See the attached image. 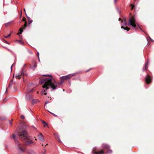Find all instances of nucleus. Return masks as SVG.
Here are the masks:
<instances>
[{
  "label": "nucleus",
  "mask_w": 154,
  "mask_h": 154,
  "mask_svg": "<svg viewBox=\"0 0 154 154\" xmlns=\"http://www.w3.org/2000/svg\"><path fill=\"white\" fill-rule=\"evenodd\" d=\"M41 83H43L44 85L42 87L45 89H43L42 91V94L46 95L47 94L46 91L50 87L53 90L56 89L57 87H58L59 83L56 82L52 78H46L43 79L41 81Z\"/></svg>",
  "instance_id": "obj_1"
},
{
  "label": "nucleus",
  "mask_w": 154,
  "mask_h": 154,
  "mask_svg": "<svg viewBox=\"0 0 154 154\" xmlns=\"http://www.w3.org/2000/svg\"><path fill=\"white\" fill-rule=\"evenodd\" d=\"M17 135L22 140L28 139L27 132L26 130H23L21 132H19Z\"/></svg>",
  "instance_id": "obj_2"
},
{
  "label": "nucleus",
  "mask_w": 154,
  "mask_h": 154,
  "mask_svg": "<svg viewBox=\"0 0 154 154\" xmlns=\"http://www.w3.org/2000/svg\"><path fill=\"white\" fill-rule=\"evenodd\" d=\"M128 25L129 26H131L134 27H136V21L134 16L130 17L129 20Z\"/></svg>",
  "instance_id": "obj_3"
},
{
  "label": "nucleus",
  "mask_w": 154,
  "mask_h": 154,
  "mask_svg": "<svg viewBox=\"0 0 154 154\" xmlns=\"http://www.w3.org/2000/svg\"><path fill=\"white\" fill-rule=\"evenodd\" d=\"M24 71L23 70H21L20 72L17 74L15 76V78L17 79H20V76L25 75Z\"/></svg>",
  "instance_id": "obj_4"
},
{
  "label": "nucleus",
  "mask_w": 154,
  "mask_h": 154,
  "mask_svg": "<svg viewBox=\"0 0 154 154\" xmlns=\"http://www.w3.org/2000/svg\"><path fill=\"white\" fill-rule=\"evenodd\" d=\"M96 149V148H94L93 149L92 152L93 154H104V152L103 150H101L99 152H96L95 149Z\"/></svg>",
  "instance_id": "obj_5"
},
{
  "label": "nucleus",
  "mask_w": 154,
  "mask_h": 154,
  "mask_svg": "<svg viewBox=\"0 0 154 154\" xmlns=\"http://www.w3.org/2000/svg\"><path fill=\"white\" fill-rule=\"evenodd\" d=\"M122 23L121 24V26H123L124 27V26H127V23L126 22V19L125 18H123V20H122L121 21Z\"/></svg>",
  "instance_id": "obj_6"
},
{
  "label": "nucleus",
  "mask_w": 154,
  "mask_h": 154,
  "mask_svg": "<svg viewBox=\"0 0 154 154\" xmlns=\"http://www.w3.org/2000/svg\"><path fill=\"white\" fill-rule=\"evenodd\" d=\"M145 81L148 84H149L151 82V77L149 75H147L145 79Z\"/></svg>",
  "instance_id": "obj_7"
},
{
  "label": "nucleus",
  "mask_w": 154,
  "mask_h": 154,
  "mask_svg": "<svg viewBox=\"0 0 154 154\" xmlns=\"http://www.w3.org/2000/svg\"><path fill=\"white\" fill-rule=\"evenodd\" d=\"M38 137L40 140L43 142L44 141V136L41 133L39 134L38 135Z\"/></svg>",
  "instance_id": "obj_8"
},
{
  "label": "nucleus",
  "mask_w": 154,
  "mask_h": 154,
  "mask_svg": "<svg viewBox=\"0 0 154 154\" xmlns=\"http://www.w3.org/2000/svg\"><path fill=\"white\" fill-rule=\"evenodd\" d=\"M12 136L13 138L14 139V141L15 143L18 145H19L20 143H19V142L15 138L14 134H13Z\"/></svg>",
  "instance_id": "obj_9"
},
{
  "label": "nucleus",
  "mask_w": 154,
  "mask_h": 154,
  "mask_svg": "<svg viewBox=\"0 0 154 154\" xmlns=\"http://www.w3.org/2000/svg\"><path fill=\"white\" fill-rule=\"evenodd\" d=\"M102 146L103 148L104 149H108L109 148V146L108 145H107L106 144H103Z\"/></svg>",
  "instance_id": "obj_10"
},
{
  "label": "nucleus",
  "mask_w": 154,
  "mask_h": 154,
  "mask_svg": "<svg viewBox=\"0 0 154 154\" xmlns=\"http://www.w3.org/2000/svg\"><path fill=\"white\" fill-rule=\"evenodd\" d=\"M26 15L28 19V20L29 23V24L32 23V20L30 19V18L26 14Z\"/></svg>",
  "instance_id": "obj_11"
},
{
  "label": "nucleus",
  "mask_w": 154,
  "mask_h": 154,
  "mask_svg": "<svg viewBox=\"0 0 154 154\" xmlns=\"http://www.w3.org/2000/svg\"><path fill=\"white\" fill-rule=\"evenodd\" d=\"M121 28L122 29H124L125 30H126L127 31H128L130 29V28L127 26H126L125 27H124L123 26H121Z\"/></svg>",
  "instance_id": "obj_12"
},
{
  "label": "nucleus",
  "mask_w": 154,
  "mask_h": 154,
  "mask_svg": "<svg viewBox=\"0 0 154 154\" xmlns=\"http://www.w3.org/2000/svg\"><path fill=\"white\" fill-rule=\"evenodd\" d=\"M148 63H149L148 61H147L146 62V63H145V69H144V68L143 69V71L146 70L147 67L148 66Z\"/></svg>",
  "instance_id": "obj_13"
},
{
  "label": "nucleus",
  "mask_w": 154,
  "mask_h": 154,
  "mask_svg": "<svg viewBox=\"0 0 154 154\" xmlns=\"http://www.w3.org/2000/svg\"><path fill=\"white\" fill-rule=\"evenodd\" d=\"M32 143V141H31V140H27V141H26L25 143L26 145H29V144H31Z\"/></svg>",
  "instance_id": "obj_14"
},
{
  "label": "nucleus",
  "mask_w": 154,
  "mask_h": 154,
  "mask_svg": "<svg viewBox=\"0 0 154 154\" xmlns=\"http://www.w3.org/2000/svg\"><path fill=\"white\" fill-rule=\"evenodd\" d=\"M64 76H62L60 77V83L61 84H62L63 82V79H64Z\"/></svg>",
  "instance_id": "obj_15"
},
{
  "label": "nucleus",
  "mask_w": 154,
  "mask_h": 154,
  "mask_svg": "<svg viewBox=\"0 0 154 154\" xmlns=\"http://www.w3.org/2000/svg\"><path fill=\"white\" fill-rule=\"evenodd\" d=\"M64 76V78L65 79H69L71 77V76H69V75H67L65 76Z\"/></svg>",
  "instance_id": "obj_16"
},
{
  "label": "nucleus",
  "mask_w": 154,
  "mask_h": 154,
  "mask_svg": "<svg viewBox=\"0 0 154 154\" xmlns=\"http://www.w3.org/2000/svg\"><path fill=\"white\" fill-rule=\"evenodd\" d=\"M112 151L111 150H108L106 152V154H110L112 153Z\"/></svg>",
  "instance_id": "obj_17"
},
{
  "label": "nucleus",
  "mask_w": 154,
  "mask_h": 154,
  "mask_svg": "<svg viewBox=\"0 0 154 154\" xmlns=\"http://www.w3.org/2000/svg\"><path fill=\"white\" fill-rule=\"evenodd\" d=\"M19 31H20V32L19 33H18V35H19L20 34H21L22 32H23V30L22 29V28H20V29L19 30Z\"/></svg>",
  "instance_id": "obj_18"
},
{
  "label": "nucleus",
  "mask_w": 154,
  "mask_h": 154,
  "mask_svg": "<svg viewBox=\"0 0 154 154\" xmlns=\"http://www.w3.org/2000/svg\"><path fill=\"white\" fill-rule=\"evenodd\" d=\"M13 83V81L12 80H11V82L10 83L8 87H11L12 86V84Z\"/></svg>",
  "instance_id": "obj_19"
},
{
  "label": "nucleus",
  "mask_w": 154,
  "mask_h": 154,
  "mask_svg": "<svg viewBox=\"0 0 154 154\" xmlns=\"http://www.w3.org/2000/svg\"><path fill=\"white\" fill-rule=\"evenodd\" d=\"M36 67V64H35L33 66H31L30 68L31 69H32L33 70H34Z\"/></svg>",
  "instance_id": "obj_20"
},
{
  "label": "nucleus",
  "mask_w": 154,
  "mask_h": 154,
  "mask_svg": "<svg viewBox=\"0 0 154 154\" xmlns=\"http://www.w3.org/2000/svg\"><path fill=\"white\" fill-rule=\"evenodd\" d=\"M11 22H12L11 21V22H8V23H5V26H8L9 24H11Z\"/></svg>",
  "instance_id": "obj_21"
},
{
  "label": "nucleus",
  "mask_w": 154,
  "mask_h": 154,
  "mask_svg": "<svg viewBox=\"0 0 154 154\" xmlns=\"http://www.w3.org/2000/svg\"><path fill=\"white\" fill-rule=\"evenodd\" d=\"M10 35H11V34H9L8 35H7V36L4 35V37H5V38H7L9 37Z\"/></svg>",
  "instance_id": "obj_22"
},
{
  "label": "nucleus",
  "mask_w": 154,
  "mask_h": 154,
  "mask_svg": "<svg viewBox=\"0 0 154 154\" xmlns=\"http://www.w3.org/2000/svg\"><path fill=\"white\" fill-rule=\"evenodd\" d=\"M33 89H32L31 90H30L29 89H28L27 90V92H32V91H33Z\"/></svg>",
  "instance_id": "obj_23"
},
{
  "label": "nucleus",
  "mask_w": 154,
  "mask_h": 154,
  "mask_svg": "<svg viewBox=\"0 0 154 154\" xmlns=\"http://www.w3.org/2000/svg\"><path fill=\"white\" fill-rule=\"evenodd\" d=\"M131 5V10L133 9V8H134V5H132V4H131V5Z\"/></svg>",
  "instance_id": "obj_24"
},
{
  "label": "nucleus",
  "mask_w": 154,
  "mask_h": 154,
  "mask_svg": "<svg viewBox=\"0 0 154 154\" xmlns=\"http://www.w3.org/2000/svg\"><path fill=\"white\" fill-rule=\"evenodd\" d=\"M18 150H21V151H22L23 152H24L23 149L21 148H20V147L19 148H18Z\"/></svg>",
  "instance_id": "obj_25"
},
{
  "label": "nucleus",
  "mask_w": 154,
  "mask_h": 154,
  "mask_svg": "<svg viewBox=\"0 0 154 154\" xmlns=\"http://www.w3.org/2000/svg\"><path fill=\"white\" fill-rule=\"evenodd\" d=\"M27 26V23H25L24 24L23 26L24 28H25Z\"/></svg>",
  "instance_id": "obj_26"
},
{
  "label": "nucleus",
  "mask_w": 154,
  "mask_h": 154,
  "mask_svg": "<svg viewBox=\"0 0 154 154\" xmlns=\"http://www.w3.org/2000/svg\"><path fill=\"white\" fill-rule=\"evenodd\" d=\"M50 113H51V114H52V115H53L54 116H57V115H56V114L52 113V112H50Z\"/></svg>",
  "instance_id": "obj_27"
},
{
  "label": "nucleus",
  "mask_w": 154,
  "mask_h": 154,
  "mask_svg": "<svg viewBox=\"0 0 154 154\" xmlns=\"http://www.w3.org/2000/svg\"><path fill=\"white\" fill-rule=\"evenodd\" d=\"M20 117L22 119H24V116L23 115H21Z\"/></svg>",
  "instance_id": "obj_28"
},
{
  "label": "nucleus",
  "mask_w": 154,
  "mask_h": 154,
  "mask_svg": "<svg viewBox=\"0 0 154 154\" xmlns=\"http://www.w3.org/2000/svg\"><path fill=\"white\" fill-rule=\"evenodd\" d=\"M42 122L43 123H44V124H45L46 125H47V124L45 122V121H42Z\"/></svg>",
  "instance_id": "obj_29"
},
{
  "label": "nucleus",
  "mask_w": 154,
  "mask_h": 154,
  "mask_svg": "<svg viewBox=\"0 0 154 154\" xmlns=\"http://www.w3.org/2000/svg\"><path fill=\"white\" fill-rule=\"evenodd\" d=\"M19 42H20V43L23 44H24L23 42L22 41L20 40V41H19Z\"/></svg>",
  "instance_id": "obj_30"
},
{
  "label": "nucleus",
  "mask_w": 154,
  "mask_h": 154,
  "mask_svg": "<svg viewBox=\"0 0 154 154\" xmlns=\"http://www.w3.org/2000/svg\"><path fill=\"white\" fill-rule=\"evenodd\" d=\"M49 103V102L48 101H46L45 103V105L46 104L48 103Z\"/></svg>",
  "instance_id": "obj_31"
},
{
  "label": "nucleus",
  "mask_w": 154,
  "mask_h": 154,
  "mask_svg": "<svg viewBox=\"0 0 154 154\" xmlns=\"http://www.w3.org/2000/svg\"><path fill=\"white\" fill-rule=\"evenodd\" d=\"M44 76H51V75H44Z\"/></svg>",
  "instance_id": "obj_32"
},
{
  "label": "nucleus",
  "mask_w": 154,
  "mask_h": 154,
  "mask_svg": "<svg viewBox=\"0 0 154 154\" xmlns=\"http://www.w3.org/2000/svg\"><path fill=\"white\" fill-rule=\"evenodd\" d=\"M9 124L11 125H12V122L11 121H9Z\"/></svg>",
  "instance_id": "obj_33"
},
{
  "label": "nucleus",
  "mask_w": 154,
  "mask_h": 154,
  "mask_svg": "<svg viewBox=\"0 0 154 154\" xmlns=\"http://www.w3.org/2000/svg\"><path fill=\"white\" fill-rule=\"evenodd\" d=\"M56 135L57 136V137H58V139H59V142H60L61 141L60 140V139H59V137H58V135H57V134H56Z\"/></svg>",
  "instance_id": "obj_34"
},
{
  "label": "nucleus",
  "mask_w": 154,
  "mask_h": 154,
  "mask_svg": "<svg viewBox=\"0 0 154 154\" xmlns=\"http://www.w3.org/2000/svg\"><path fill=\"white\" fill-rule=\"evenodd\" d=\"M5 43H7V44H9V43L8 42H7L5 40Z\"/></svg>",
  "instance_id": "obj_35"
},
{
  "label": "nucleus",
  "mask_w": 154,
  "mask_h": 154,
  "mask_svg": "<svg viewBox=\"0 0 154 154\" xmlns=\"http://www.w3.org/2000/svg\"><path fill=\"white\" fill-rule=\"evenodd\" d=\"M38 58L39 60V53L38 52Z\"/></svg>",
  "instance_id": "obj_36"
},
{
  "label": "nucleus",
  "mask_w": 154,
  "mask_h": 154,
  "mask_svg": "<svg viewBox=\"0 0 154 154\" xmlns=\"http://www.w3.org/2000/svg\"><path fill=\"white\" fill-rule=\"evenodd\" d=\"M117 1V0H114V3L115 4H116V1Z\"/></svg>",
  "instance_id": "obj_37"
},
{
  "label": "nucleus",
  "mask_w": 154,
  "mask_h": 154,
  "mask_svg": "<svg viewBox=\"0 0 154 154\" xmlns=\"http://www.w3.org/2000/svg\"><path fill=\"white\" fill-rule=\"evenodd\" d=\"M28 52H29L30 54H32V52H31L30 51V50H28Z\"/></svg>",
  "instance_id": "obj_38"
},
{
  "label": "nucleus",
  "mask_w": 154,
  "mask_h": 154,
  "mask_svg": "<svg viewBox=\"0 0 154 154\" xmlns=\"http://www.w3.org/2000/svg\"><path fill=\"white\" fill-rule=\"evenodd\" d=\"M36 102H39V100H36Z\"/></svg>",
  "instance_id": "obj_39"
},
{
  "label": "nucleus",
  "mask_w": 154,
  "mask_h": 154,
  "mask_svg": "<svg viewBox=\"0 0 154 154\" xmlns=\"http://www.w3.org/2000/svg\"><path fill=\"white\" fill-rule=\"evenodd\" d=\"M24 11H25V14H26V12L25 9V8H24Z\"/></svg>",
  "instance_id": "obj_40"
},
{
  "label": "nucleus",
  "mask_w": 154,
  "mask_h": 154,
  "mask_svg": "<svg viewBox=\"0 0 154 154\" xmlns=\"http://www.w3.org/2000/svg\"><path fill=\"white\" fill-rule=\"evenodd\" d=\"M14 64H13L11 66V70H12V67L13 66V65Z\"/></svg>",
  "instance_id": "obj_41"
},
{
  "label": "nucleus",
  "mask_w": 154,
  "mask_h": 154,
  "mask_svg": "<svg viewBox=\"0 0 154 154\" xmlns=\"http://www.w3.org/2000/svg\"><path fill=\"white\" fill-rule=\"evenodd\" d=\"M90 70V69H88V70H87L86 71V72H88Z\"/></svg>",
  "instance_id": "obj_42"
},
{
  "label": "nucleus",
  "mask_w": 154,
  "mask_h": 154,
  "mask_svg": "<svg viewBox=\"0 0 154 154\" xmlns=\"http://www.w3.org/2000/svg\"><path fill=\"white\" fill-rule=\"evenodd\" d=\"M6 100H6V99H4L3 101H6Z\"/></svg>",
  "instance_id": "obj_43"
},
{
  "label": "nucleus",
  "mask_w": 154,
  "mask_h": 154,
  "mask_svg": "<svg viewBox=\"0 0 154 154\" xmlns=\"http://www.w3.org/2000/svg\"><path fill=\"white\" fill-rule=\"evenodd\" d=\"M119 21H120V20H121V18H119Z\"/></svg>",
  "instance_id": "obj_44"
},
{
  "label": "nucleus",
  "mask_w": 154,
  "mask_h": 154,
  "mask_svg": "<svg viewBox=\"0 0 154 154\" xmlns=\"http://www.w3.org/2000/svg\"><path fill=\"white\" fill-rule=\"evenodd\" d=\"M46 125H45H45H44V127H45Z\"/></svg>",
  "instance_id": "obj_45"
},
{
  "label": "nucleus",
  "mask_w": 154,
  "mask_h": 154,
  "mask_svg": "<svg viewBox=\"0 0 154 154\" xmlns=\"http://www.w3.org/2000/svg\"><path fill=\"white\" fill-rule=\"evenodd\" d=\"M34 100H32V103H34Z\"/></svg>",
  "instance_id": "obj_46"
},
{
  "label": "nucleus",
  "mask_w": 154,
  "mask_h": 154,
  "mask_svg": "<svg viewBox=\"0 0 154 154\" xmlns=\"http://www.w3.org/2000/svg\"><path fill=\"white\" fill-rule=\"evenodd\" d=\"M7 91V88H6V92Z\"/></svg>",
  "instance_id": "obj_47"
},
{
  "label": "nucleus",
  "mask_w": 154,
  "mask_h": 154,
  "mask_svg": "<svg viewBox=\"0 0 154 154\" xmlns=\"http://www.w3.org/2000/svg\"><path fill=\"white\" fill-rule=\"evenodd\" d=\"M48 144V143H47V144H46V145H45V146L46 145H47Z\"/></svg>",
  "instance_id": "obj_48"
},
{
  "label": "nucleus",
  "mask_w": 154,
  "mask_h": 154,
  "mask_svg": "<svg viewBox=\"0 0 154 154\" xmlns=\"http://www.w3.org/2000/svg\"><path fill=\"white\" fill-rule=\"evenodd\" d=\"M139 28L140 29V30H142L140 28V27H139Z\"/></svg>",
  "instance_id": "obj_49"
},
{
  "label": "nucleus",
  "mask_w": 154,
  "mask_h": 154,
  "mask_svg": "<svg viewBox=\"0 0 154 154\" xmlns=\"http://www.w3.org/2000/svg\"><path fill=\"white\" fill-rule=\"evenodd\" d=\"M150 40H151V41H153V40H152V39H150Z\"/></svg>",
  "instance_id": "obj_50"
},
{
  "label": "nucleus",
  "mask_w": 154,
  "mask_h": 154,
  "mask_svg": "<svg viewBox=\"0 0 154 154\" xmlns=\"http://www.w3.org/2000/svg\"><path fill=\"white\" fill-rule=\"evenodd\" d=\"M13 77H14V75H13Z\"/></svg>",
  "instance_id": "obj_51"
},
{
  "label": "nucleus",
  "mask_w": 154,
  "mask_h": 154,
  "mask_svg": "<svg viewBox=\"0 0 154 154\" xmlns=\"http://www.w3.org/2000/svg\"><path fill=\"white\" fill-rule=\"evenodd\" d=\"M37 93H38V92H37Z\"/></svg>",
  "instance_id": "obj_52"
}]
</instances>
